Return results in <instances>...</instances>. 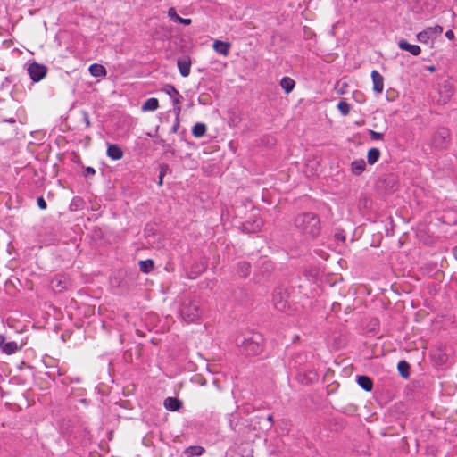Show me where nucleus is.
<instances>
[{
	"label": "nucleus",
	"mask_w": 457,
	"mask_h": 457,
	"mask_svg": "<svg viewBox=\"0 0 457 457\" xmlns=\"http://www.w3.org/2000/svg\"><path fill=\"white\" fill-rule=\"evenodd\" d=\"M297 230L308 238H315L320 230V219L313 213H302L295 221Z\"/></svg>",
	"instance_id": "f257e3e1"
},
{
	"label": "nucleus",
	"mask_w": 457,
	"mask_h": 457,
	"mask_svg": "<svg viewBox=\"0 0 457 457\" xmlns=\"http://www.w3.org/2000/svg\"><path fill=\"white\" fill-rule=\"evenodd\" d=\"M179 314L182 320L187 323L196 322L202 315L198 302L185 298L180 305Z\"/></svg>",
	"instance_id": "f03ea898"
},
{
	"label": "nucleus",
	"mask_w": 457,
	"mask_h": 457,
	"mask_svg": "<svg viewBox=\"0 0 457 457\" xmlns=\"http://www.w3.org/2000/svg\"><path fill=\"white\" fill-rule=\"evenodd\" d=\"M261 336L259 334H253L249 337H244L242 340L238 338L237 345L242 346L247 354L255 355L261 353L262 347L261 345Z\"/></svg>",
	"instance_id": "7ed1b4c3"
},
{
	"label": "nucleus",
	"mask_w": 457,
	"mask_h": 457,
	"mask_svg": "<svg viewBox=\"0 0 457 457\" xmlns=\"http://www.w3.org/2000/svg\"><path fill=\"white\" fill-rule=\"evenodd\" d=\"M442 32L443 28L439 25L428 27L417 35V39L420 43H428L429 40H434Z\"/></svg>",
	"instance_id": "20e7f679"
},
{
	"label": "nucleus",
	"mask_w": 457,
	"mask_h": 457,
	"mask_svg": "<svg viewBox=\"0 0 457 457\" xmlns=\"http://www.w3.org/2000/svg\"><path fill=\"white\" fill-rule=\"evenodd\" d=\"M272 302L276 309L285 311L287 306V294L283 288H276L272 294Z\"/></svg>",
	"instance_id": "39448f33"
},
{
	"label": "nucleus",
	"mask_w": 457,
	"mask_h": 457,
	"mask_svg": "<svg viewBox=\"0 0 457 457\" xmlns=\"http://www.w3.org/2000/svg\"><path fill=\"white\" fill-rule=\"evenodd\" d=\"M28 72L34 82H38L46 76V68L43 64L33 62L29 65Z\"/></svg>",
	"instance_id": "423d86ee"
},
{
	"label": "nucleus",
	"mask_w": 457,
	"mask_h": 457,
	"mask_svg": "<svg viewBox=\"0 0 457 457\" xmlns=\"http://www.w3.org/2000/svg\"><path fill=\"white\" fill-rule=\"evenodd\" d=\"M448 131L446 129H441L437 131L433 137L432 144L436 148L445 147L447 138H448Z\"/></svg>",
	"instance_id": "0eeeda50"
},
{
	"label": "nucleus",
	"mask_w": 457,
	"mask_h": 457,
	"mask_svg": "<svg viewBox=\"0 0 457 457\" xmlns=\"http://www.w3.org/2000/svg\"><path fill=\"white\" fill-rule=\"evenodd\" d=\"M371 79L373 82V90L378 94L382 93L384 89V79L382 75L374 70L371 72Z\"/></svg>",
	"instance_id": "6e6552de"
},
{
	"label": "nucleus",
	"mask_w": 457,
	"mask_h": 457,
	"mask_svg": "<svg viewBox=\"0 0 457 457\" xmlns=\"http://www.w3.org/2000/svg\"><path fill=\"white\" fill-rule=\"evenodd\" d=\"M213 49L223 56H228L231 45L228 42L215 40L213 43Z\"/></svg>",
	"instance_id": "1a4fd4ad"
},
{
	"label": "nucleus",
	"mask_w": 457,
	"mask_h": 457,
	"mask_svg": "<svg viewBox=\"0 0 457 457\" xmlns=\"http://www.w3.org/2000/svg\"><path fill=\"white\" fill-rule=\"evenodd\" d=\"M178 68L181 76L187 77L190 73L191 62L188 58L178 60Z\"/></svg>",
	"instance_id": "9d476101"
},
{
	"label": "nucleus",
	"mask_w": 457,
	"mask_h": 457,
	"mask_svg": "<svg viewBox=\"0 0 457 457\" xmlns=\"http://www.w3.org/2000/svg\"><path fill=\"white\" fill-rule=\"evenodd\" d=\"M107 155L111 159L118 161L123 157V152L117 145H109L107 148Z\"/></svg>",
	"instance_id": "9b49d317"
},
{
	"label": "nucleus",
	"mask_w": 457,
	"mask_h": 457,
	"mask_svg": "<svg viewBox=\"0 0 457 457\" xmlns=\"http://www.w3.org/2000/svg\"><path fill=\"white\" fill-rule=\"evenodd\" d=\"M20 349L21 347H19L17 343L13 341L8 343H4V341L0 345V350L6 354H13Z\"/></svg>",
	"instance_id": "f8f14e48"
},
{
	"label": "nucleus",
	"mask_w": 457,
	"mask_h": 457,
	"mask_svg": "<svg viewBox=\"0 0 457 457\" xmlns=\"http://www.w3.org/2000/svg\"><path fill=\"white\" fill-rule=\"evenodd\" d=\"M399 47L403 50L410 52L412 55H419L420 53V47L417 45L409 44L405 40L399 42Z\"/></svg>",
	"instance_id": "ddd939ff"
},
{
	"label": "nucleus",
	"mask_w": 457,
	"mask_h": 457,
	"mask_svg": "<svg viewBox=\"0 0 457 457\" xmlns=\"http://www.w3.org/2000/svg\"><path fill=\"white\" fill-rule=\"evenodd\" d=\"M164 407L171 411H176L181 407V402L174 397H168L164 400Z\"/></svg>",
	"instance_id": "4468645a"
},
{
	"label": "nucleus",
	"mask_w": 457,
	"mask_h": 457,
	"mask_svg": "<svg viewBox=\"0 0 457 457\" xmlns=\"http://www.w3.org/2000/svg\"><path fill=\"white\" fill-rule=\"evenodd\" d=\"M366 168V162L363 159H358L352 162L351 170L355 175H360L364 171Z\"/></svg>",
	"instance_id": "2eb2a0df"
},
{
	"label": "nucleus",
	"mask_w": 457,
	"mask_h": 457,
	"mask_svg": "<svg viewBox=\"0 0 457 457\" xmlns=\"http://www.w3.org/2000/svg\"><path fill=\"white\" fill-rule=\"evenodd\" d=\"M89 72L93 77L98 78V77H104L106 75V70L105 68L97 63H94L89 66Z\"/></svg>",
	"instance_id": "dca6fc26"
},
{
	"label": "nucleus",
	"mask_w": 457,
	"mask_h": 457,
	"mask_svg": "<svg viewBox=\"0 0 457 457\" xmlns=\"http://www.w3.org/2000/svg\"><path fill=\"white\" fill-rule=\"evenodd\" d=\"M159 107V102L156 98H148L142 105L141 110L143 112L155 111Z\"/></svg>",
	"instance_id": "f3484780"
},
{
	"label": "nucleus",
	"mask_w": 457,
	"mask_h": 457,
	"mask_svg": "<svg viewBox=\"0 0 457 457\" xmlns=\"http://www.w3.org/2000/svg\"><path fill=\"white\" fill-rule=\"evenodd\" d=\"M357 383L365 391H370L373 386L372 380L367 376H358Z\"/></svg>",
	"instance_id": "a211bd4d"
},
{
	"label": "nucleus",
	"mask_w": 457,
	"mask_h": 457,
	"mask_svg": "<svg viewBox=\"0 0 457 457\" xmlns=\"http://www.w3.org/2000/svg\"><path fill=\"white\" fill-rule=\"evenodd\" d=\"M280 86L284 91L288 94L294 89L295 81L289 77H284L280 81Z\"/></svg>",
	"instance_id": "6ab92c4d"
},
{
	"label": "nucleus",
	"mask_w": 457,
	"mask_h": 457,
	"mask_svg": "<svg viewBox=\"0 0 457 457\" xmlns=\"http://www.w3.org/2000/svg\"><path fill=\"white\" fill-rule=\"evenodd\" d=\"M204 452V449L199 445L189 446L186 449L185 453L188 457L200 456Z\"/></svg>",
	"instance_id": "aec40b11"
},
{
	"label": "nucleus",
	"mask_w": 457,
	"mask_h": 457,
	"mask_svg": "<svg viewBox=\"0 0 457 457\" xmlns=\"http://www.w3.org/2000/svg\"><path fill=\"white\" fill-rule=\"evenodd\" d=\"M380 152L378 148H371L368 152L367 159L370 164H374L379 158Z\"/></svg>",
	"instance_id": "412c9836"
},
{
	"label": "nucleus",
	"mask_w": 457,
	"mask_h": 457,
	"mask_svg": "<svg viewBox=\"0 0 457 457\" xmlns=\"http://www.w3.org/2000/svg\"><path fill=\"white\" fill-rule=\"evenodd\" d=\"M206 132V126L203 123H196L192 129V134L195 137H203Z\"/></svg>",
	"instance_id": "4be33fe9"
},
{
	"label": "nucleus",
	"mask_w": 457,
	"mask_h": 457,
	"mask_svg": "<svg viewBox=\"0 0 457 457\" xmlns=\"http://www.w3.org/2000/svg\"><path fill=\"white\" fill-rule=\"evenodd\" d=\"M141 271L145 273L150 272L154 268V262L152 260H145L139 262Z\"/></svg>",
	"instance_id": "5701e85b"
},
{
	"label": "nucleus",
	"mask_w": 457,
	"mask_h": 457,
	"mask_svg": "<svg viewBox=\"0 0 457 457\" xmlns=\"http://www.w3.org/2000/svg\"><path fill=\"white\" fill-rule=\"evenodd\" d=\"M51 287L54 290L62 291L66 287V284L63 283L60 278H54L51 281Z\"/></svg>",
	"instance_id": "b1692460"
},
{
	"label": "nucleus",
	"mask_w": 457,
	"mask_h": 457,
	"mask_svg": "<svg viewBox=\"0 0 457 457\" xmlns=\"http://www.w3.org/2000/svg\"><path fill=\"white\" fill-rule=\"evenodd\" d=\"M337 109L340 111V112L343 114V115H347L350 112V105L347 102H345V100H341L339 101V103L337 104Z\"/></svg>",
	"instance_id": "393cba45"
},
{
	"label": "nucleus",
	"mask_w": 457,
	"mask_h": 457,
	"mask_svg": "<svg viewBox=\"0 0 457 457\" xmlns=\"http://www.w3.org/2000/svg\"><path fill=\"white\" fill-rule=\"evenodd\" d=\"M408 370L409 364L406 361H401L398 363V370L403 378H407L409 376Z\"/></svg>",
	"instance_id": "a878e982"
},
{
	"label": "nucleus",
	"mask_w": 457,
	"mask_h": 457,
	"mask_svg": "<svg viewBox=\"0 0 457 457\" xmlns=\"http://www.w3.org/2000/svg\"><path fill=\"white\" fill-rule=\"evenodd\" d=\"M239 274L242 277H246L250 272V265L246 262H240L238 264Z\"/></svg>",
	"instance_id": "bb28decb"
},
{
	"label": "nucleus",
	"mask_w": 457,
	"mask_h": 457,
	"mask_svg": "<svg viewBox=\"0 0 457 457\" xmlns=\"http://www.w3.org/2000/svg\"><path fill=\"white\" fill-rule=\"evenodd\" d=\"M166 93L172 98L175 96H179V91L171 85H167L165 88Z\"/></svg>",
	"instance_id": "cd10ccee"
},
{
	"label": "nucleus",
	"mask_w": 457,
	"mask_h": 457,
	"mask_svg": "<svg viewBox=\"0 0 457 457\" xmlns=\"http://www.w3.org/2000/svg\"><path fill=\"white\" fill-rule=\"evenodd\" d=\"M168 16H169L171 20H173V21H178V22H179V21H180V20H179V19H180V16H179V15L177 14L176 10H175V8H173V7H170V8L168 10Z\"/></svg>",
	"instance_id": "c85d7f7f"
},
{
	"label": "nucleus",
	"mask_w": 457,
	"mask_h": 457,
	"mask_svg": "<svg viewBox=\"0 0 457 457\" xmlns=\"http://www.w3.org/2000/svg\"><path fill=\"white\" fill-rule=\"evenodd\" d=\"M370 134L371 138L375 139V140L381 139L382 136H383L381 133H378V132H376V131H373V130H370Z\"/></svg>",
	"instance_id": "c756f323"
},
{
	"label": "nucleus",
	"mask_w": 457,
	"mask_h": 457,
	"mask_svg": "<svg viewBox=\"0 0 457 457\" xmlns=\"http://www.w3.org/2000/svg\"><path fill=\"white\" fill-rule=\"evenodd\" d=\"M37 205L40 209L44 210L46 208V201L43 199V197H39L37 199Z\"/></svg>",
	"instance_id": "7c9ffc66"
},
{
	"label": "nucleus",
	"mask_w": 457,
	"mask_h": 457,
	"mask_svg": "<svg viewBox=\"0 0 457 457\" xmlns=\"http://www.w3.org/2000/svg\"><path fill=\"white\" fill-rule=\"evenodd\" d=\"M96 173V170L94 168L92 167H87L86 170H85V176H93L95 175Z\"/></svg>",
	"instance_id": "2f4dec72"
},
{
	"label": "nucleus",
	"mask_w": 457,
	"mask_h": 457,
	"mask_svg": "<svg viewBox=\"0 0 457 457\" xmlns=\"http://www.w3.org/2000/svg\"><path fill=\"white\" fill-rule=\"evenodd\" d=\"M181 99H182V96L180 94H179V96H175L174 97H172L174 105L179 104L181 102Z\"/></svg>",
	"instance_id": "473e14b6"
},
{
	"label": "nucleus",
	"mask_w": 457,
	"mask_h": 457,
	"mask_svg": "<svg viewBox=\"0 0 457 457\" xmlns=\"http://www.w3.org/2000/svg\"><path fill=\"white\" fill-rule=\"evenodd\" d=\"M180 21H179V23L181 24H184V25H190L192 21L191 19H185V18H181L179 19Z\"/></svg>",
	"instance_id": "72a5a7b5"
},
{
	"label": "nucleus",
	"mask_w": 457,
	"mask_h": 457,
	"mask_svg": "<svg viewBox=\"0 0 457 457\" xmlns=\"http://www.w3.org/2000/svg\"><path fill=\"white\" fill-rule=\"evenodd\" d=\"M445 37L449 39V40H453L454 39V33L452 31V30H447L445 32Z\"/></svg>",
	"instance_id": "f704fd0d"
},
{
	"label": "nucleus",
	"mask_w": 457,
	"mask_h": 457,
	"mask_svg": "<svg viewBox=\"0 0 457 457\" xmlns=\"http://www.w3.org/2000/svg\"><path fill=\"white\" fill-rule=\"evenodd\" d=\"M179 126V118H177L176 119V122H175V124L173 125V127L171 129V131L173 133H176L178 131Z\"/></svg>",
	"instance_id": "c9c22d12"
},
{
	"label": "nucleus",
	"mask_w": 457,
	"mask_h": 457,
	"mask_svg": "<svg viewBox=\"0 0 457 457\" xmlns=\"http://www.w3.org/2000/svg\"><path fill=\"white\" fill-rule=\"evenodd\" d=\"M163 176H164V172H163V171H161L160 176H159V182H158V184H159L160 186H162V185Z\"/></svg>",
	"instance_id": "e433bc0d"
},
{
	"label": "nucleus",
	"mask_w": 457,
	"mask_h": 457,
	"mask_svg": "<svg viewBox=\"0 0 457 457\" xmlns=\"http://www.w3.org/2000/svg\"><path fill=\"white\" fill-rule=\"evenodd\" d=\"M180 110H181V108H180V106L178 104V105H177V107L175 108V112H176V116H177V118H179V113H180Z\"/></svg>",
	"instance_id": "4c0bfd02"
},
{
	"label": "nucleus",
	"mask_w": 457,
	"mask_h": 457,
	"mask_svg": "<svg viewBox=\"0 0 457 457\" xmlns=\"http://www.w3.org/2000/svg\"><path fill=\"white\" fill-rule=\"evenodd\" d=\"M268 420H269L270 422H271V421H272V416H271V415H269V416H268Z\"/></svg>",
	"instance_id": "58836bf2"
},
{
	"label": "nucleus",
	"mask_w": 457,
	"mask_h": 457,
	"mask_svg": "<svg viewBox=\"0 0 457 457\" xmlns=\"http://www.w3.org/2000/svg\"><path fill=\"white\" fill-rule=\"evenodd\" d=\"M428 70H429L430 71H435V68H434V66H430Z\"/></svg>",
	"instance_id": "ea45409f"
},
{
	"label": "nucleus",
	"mask_w": 457,
	"mask_h": 457,
	"mask_svg": "<svg viewBox=\"0 0 457 457\" xmlns=\"http://www.w3.org/2000/svg\"><path fill=\"white\" fill-rule=\"evenodd\" d=\"M9 122H14V120L11 119L9 120Z\"/></svg>",
	"instance_id": "a19ab883"
}]
</instances>
